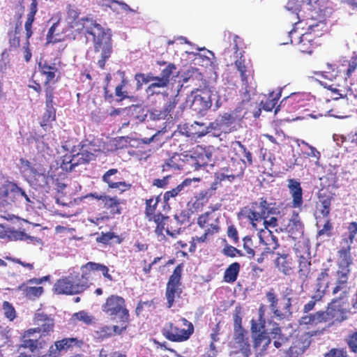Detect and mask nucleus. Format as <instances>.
Returning <instances> with one entry per match:
<instances>
[{"mask_svg":"<svg viewBox=\"0 0 357 357\" xmlns=\"http://www.w3.org/2000/svg\"><path fill=\"white\" fill-rule=\"evenodd\" d=\"M82 31L85 35L92 36L94 51L100 54V58L97 61L98 67L103 70L106 62L111 57L113 52L112 34L90 17H82L80 20Z\"/></svg>","mask_w":357,"mask_h":357,"instance_id":"nucleus-1","label":"nucleus"},{"mask_svg":"<svg viewBox=\"0 0 357 357\" xmlns=\"http://www.w3.org/2000/svg\"><path fill=\"white\" fill-rule=\"evenodd\" d=\"M302 22L299 20L294 23V27L289 31L290 42L296 45L301 52L310 54L319 45L317 39L321 35L325 24L322 22L315 24L306 22L307 29L306 31L302 32L300 31L303 29V27H300Z\"/></svg>","mask_w":357,"mask_h":357,"instance_id":"nucleus-2","label":"nucleus"},{"mask_svg":"<svg viewBox=\"0 0 357 357\" xmlns=\"http://www.w3.org/2000/svg\"><path fill=\"white\" fill-rule=\"evenodd\" d=\"M351 271L346 270H337L333 278L326 279L321 290L325 294L328 291L334 296V299L348 301L350 294L355 288V284L350 280Z\"/></svg>","mask_w":357,"mask_h":357,"instance_id":"nucleus-3","label":"nucleus"},{"mask_svg":"<svg viewBox=\"0 0 357 357\" xmlns=\"http://www.w3.org/2000/svg\"><path fill=\"white\" fill-rule=\"evenodd\" d=\"M102 311L111 319H119L120 326H114L115 333L121 334L124 331L129 321V311L126 308L125 299L118 295L107 297L101 306Z\"/></svg>","mask_w":357,"mask_h":357,"instance_id":"nucleus-4","label":"nucleus"},{"mask_svg":"<svg viewBox=\"0 0 357 357\" xmlns=\"http://www.w3.org/2000/svg\"><path fill=\"white\" fill-rule=\"evenodd\" d=\"M218 208V206L211 207V211H206L197 218V224L199 228L204 230L201 236H196L198 243H206L220 231V217L218 213L215 212Z\"/></svg>","mask_w":357,"mask_h":357,"instance_id":"nucleus-5","label":"nucleus"},{"mask_svg":"<svg viewBox=\"0 0 357 357\" xmlns=\"http://www.w3.org/2000/svg\"><path fill=\"white\" fill-rule=\"evenodd\" d=\"M271 204L268 203L266 197H261L258 201L251 202L247 207L241 209L240 215L245 217L255 228L257 227V222H261L263 219L275 213V209L270 206Z\"/></svg>","mask_w":357,"mask_h":357,"instance_id":"nucleus-6","label":"nucleus"},{"mask_svg":"<svg viewBox=\"0 0 357 357\" xmlns=\"http://www.w3.org/2000/svg\"><path fill=\"white\" fill-rule=\"evenodd\" d=\"M22 199L27 205L32 203L26 192L16 183L7 180L0 185V208L10 206Z\"/></svg>","mask_w":357,"mask_h":357,"instance_id":"nucleus-7","label":"nucleus"},{"mask_svg":"<svg viewBox=\"0 0 357 357\" xmlns=\"http://www.w3.org/2000/svg\"><path fill=\"white\" fill-rule=\"evenodd\" d=\"M246 169V163L244 159L231 158L226 166L221 167L215 173L216 182L227 181L232 183L236 180H241Z\"/></svg>","mask_w":357,"mask_h":357,"instance_id":"nucleus-8","label":"nucleus"},{"mask_svg":"<svg viewBox=\"0 0 357 357\" xmlns=\"http://www.w3.org/2000/svg\"><path fill=\"white\" fill-rule=\"evenodd\" d=\"M266 297L269 303V307L273 315L279 319H284L291 316L292 298L288 294H284L279 299L271 289L266 293Z\"/></svg>","mask_w":357,"mask_h":357,"instance_id":"nucleus-9","label":"nucleus"},{"mask_svg":"<svg viewBox=\"0 0 357 357\" xmlns=\"http://www.w3.org/2000/svg\"><path fill=\"white\" fill-rule=\"evenodd\" d=\"M183 266L178 264L169 276L166 285L165 297L167 299V307L171 308L176 301L181 297L183 292L181 276Z\"/></svg>","mask_w":357,"mask_h":357,"instance_id":"nucleus-10","label":"nucleus"},{"mask_svg":"<svg viewBox=\"0 0 357 357\" xmlns=\"http://www.w3.org/2000/svg\"><path fill=\"white\" fill-rule=\"evenodd\" d=\"M183 324L187 327L180 328L172 322H167L162 329V335L168 340L174 342H181L188 340L194 333L193 324L185 318H181Z\"/></svg>","mask_w":357,"mask_h":357,"instance_id":"nucleus-11","label":"nucleus"},{"mask_svg":"<svg viewBox=\"0 0 357 357\" xmlns=\"http://www.w3.org/2000/svg\"><path fill=\"white\" fill-rule=\"evenodd\" d=\"M80 270L82 271V275L77 282L79 286H82V291L89 287V280L92 278V272L100 271L102 273L104 278L109 281L112 282L114 280L113 277L109 273V268L102 264L89 261L82 265Z\"/></svg>","mask_w":357,"mask_h":357,"instance_id":"nucleus-12","label":"nucleus"},{"mask_svg":"<svg viewBox=\"0 0 357 357\" xmlns=\"http://www.w3.org/2000/svg\"><path fill=\"white\" fill-rule=\"evenodd\" d=\"M33 324L36 326L34 328H30L25 331L24 337H29L31 335L38 333H40V338L50 336L54 329V319L43 312H36L33 317Z\"/></svg>","mask_w":357,"mask_h":357,"instance_id":"nucleus-13","label":"nucleus"},{"mask_svg":"<svg viewBox=\"0 0 357 357\" xmlns=\"http://www.w3.org/2000/svg\"><path fill=\"white\" fill-rule=\"evenodd\" d=\"M178 102V98L177 96H171L164 104L162 109L154 108L149 111L150 119L154 121L165 119L167 120L178 119L180 114L178 112L174 114V110Z\"/></svg>","mask_w":357,"mask_h":357,"instance_id":"nucleus-14","label":"nucleus"},{"mask_svg":"<svg viewBox=\"0 0 357 357\" xmlns=\"http://www.w3.org/2000/svg\"><path fill=\"white\" fill-rule=\"evenodd\" d=\"M329 268H324L321 270L316 279V291L312 296L311 300L303 306V311L307 313L314 308L316 303L321 301L325 296V290H321L324 282L330 276Z\"/></svg>","mask_w":357,"mask_h":357,"instance_id":"nucleus-15","label":"nucleus"},{"mask_svg":"<svg viewBox=\"0 0 357 357\" xmlns=\"http://www.w3.org/2000/svg\"><path fill=\"white\" fill-rule=\"evenodd\" d=\"M199 92V93L191 95L192 99L189 98V101L191 102L190 108L196 115L204 116L211 108L212 101L208 92L202 91Z\"/></svg>","mask_w":357,"mask_h":357,"instance_id":"nucleus-16","label":"nucleus"},{"mask_svg":"<svg viewBox=\"0 0 357 357\" xmlns=\"http://www.w3.org/2000/svg\"><path fill=\"white\" fill-rule=\"evenodd\" d=\"M212 162V153L211 151L201 146H197L188 160L189 165L195 171L206 167Z\"/></svg>","mask_w":357,"mask_h":357,"instance_id":"nucleus-17","label":"nucleus"},{"mask_svg":"<svg viewBox=\"0 0 357 357\" xmlns=\"http://www.w3.org/2000/svg\"><path fill=\"white\" fill-rule=\"evenodd\" d=\"M119 171L117 169H110L107 170L102 176V181L107 184L108 188L115 189L120 194L130 190L132 185L118 178L116 174Z\"/></svg>","mask_w":357,"mask_h":357,"instance_id":"nucleus-18","label":"nucleus"},{"mask_svg":"<svg viewBox=\"0 0 357 357\" xmlns=\"http://www.w3.org/2000/svg\"><path fill=\"white\" fill-rule=\"evenodd\" d=\"M39 70L43 76L45 77L44 82V92L46 94V91L49 89L51 91V93H54L55 88L51 84V82L54 83L56 82L55 77L57 73H59L58 68L55 63H50L45 61L44 62H40L38 63Z\"/></svg>","mask_w":357,"mask_h":357,"instance_id":"nucleus-19","label":"nucleus"},{"mask_svg":"<svg viewBox=\"0 0 357 357\" xmlns=\"http://www.w3.org/2000/svg\"><path fill=\"white\" fill-rule=\"evenodd\" d=\"M335 193L329 191L328 188H321L318 194V203L317 209L324 218H328L331 213L332 201L334 200Z\"/></svg>","mask_w":357,"mask_h":357,"instance_id":"nucleus-20","label":"nucleus"},{"mask_svg":"<svg viewBox=\"0 0 357 357\" xmlns=\"http://www.w3.org/2000/svg\"><path fill=\"white\" fill-rule=\"evenodd\" d=\"M81 287L77 282H73L66 277L56 280L54 289L57 294L72 295L83 292Z\"/></svg>","mask_w":357,"mask_h":357,"instance_id":"nucleus-21","label":"nucleus"},{"mask_svg":"<svg viewBox=\"0 0 357 357\" xmlns=\"http://www.w3.org/2000/svg\"><path fill=\"white\" fill-rule=\"evenodd\" d=\"M232 347L240 351L244 357L251 356V347L247 331L234 332Z\"/></svg>","mask_w":357,"mask_h":357,"instance_id":"nucleus-22","label":"nucleus"},{"mask_svg":"<svg viewBox=\"0 0 357 357\" xmlns=\"http://www.w3.org/2000/svg\"><path fill=\"white\" fill-rule=\"evenodd\" d=\"M45 96V111L43 114L40 125L45 128L47 126H51L52 123L56 121V109L54 107V93H51L49 89L46 91Z\"/></svg>","mask_w":357,"mask_h":357,"instance_id":"nucleus-23","label":"nucleus"},{"mask_svg":"<svg viewBox=\"0 0 357 357\" xmlns=\"http://www.w3.org/2000/svg\"><path fill=\"white\" fill-rule=\"evenodd\" d=\"M83 344V341L77 337L63 338L54 342V347L51 346L50 351L54 354V357H59L61 351H66L73 347L80 348Z\"/></svg>","mask_w":357,"mask_h":357,"instance_id":"nucleus-24","label":"nucleus"},{"mask_svg":"<svg viewBox=\"0 0 357 357\" xmlns=\"http://www.w3.org/2000/svg\"><path fill=\"white\" fill-rule=\"evenodd\" d=\"M252 347L258 355L264 356L271 343V338L266 331L252 334Z\"/></svg>","mask_w":357,"mask_h":357,"instance_id":"nucleus-25","label":"nucleus"},{"mask_svg":"<svg viewBox=\"0 0 357 357\" xmlns=\"http://www.w3.org/2000/svg\"><path fill=\"white\" fill-rule=\"evenodd\" d=\"M274 263L278 270L285 275H289L293 272L294 261L289 253L278 252Z\"/></svg>","mask_w":357,"mask_h":357,"instance_id":"nucleus-26","label":"nucleus"},{"mask_svg":"<svg viewBox=\"0 0 357 357\" xmlns=\"http://www.w3.org/2000/svg\"><path fill=\"white\" fill-rule=\"evenodd\" d=\"M288 188L292 197L291 207L301 208L303 204V189L301 183L296 179L291 178L288 181Z\"/></svg>","mask_w":357,"mask_h":357,"instance_id":"nucleus-27","label":"nucleus"},{"mask_svg":"<svg viewBox=\"0 0 357 357\" xmlns=\"http://www.w3.org/2000/svg\"><path fill=\"white\" fill-rule=\"evenodd\" d=\"M287 229L293 238L297 239L303 236L304 233V224L301 221L298 213H293L287 225Z\"/></svg>","mask_w":357,"mask_h":357,"instance_id":"nucleus-28","label":"nucleus"},{"mask_svg":"<svg viewBox=\"0 0 357 357\" xmlns=\"http://www.w3.org/2000/svg\"><path fill=\"white\" fill-rule=\"evenodd\" d=\"M351 245L345 244V246L342 247L338 251H337V257H338V261H337V266L338 269L337 270H346L348 269L351 271L350 266L353 263L351 255Z\"/></svg>","mask_w":357,"mask_h":357,"instance_id":"nucleus-29","label":"nucleus"},{"mask_svg":"<svg viewBox=\"0 0 357 357\" xmlns=\"http://www.w3.org/2000/svg\"><path fill=\"white\" fill-rule=\"evenodd\" d=\"M311 266V257L303 255L299 257L298 274L303 283L307 282L312 278Z\"/></svg>","mask_w":357,"mask_h":357,"instance_id":"nucleus-30","label":"nucleus"},{"mask_svg":"<svg viewBox=\"0 0 357 357\" xmlns=\"http://www.w3.org/2000/svg\"><path fill=\"white\" fill-rule=\"evenodd\" d=\"M305 95L300 93H293L290 96L284 98L280 102V105L275 108V113L279 110V107L290 105L294 109H298L303 107Z\"/></svg>","mask_w":357,"mask_h":357,"instance_id":"nucleus-31","label":"nucleus"},{"mask_svg":"<svg viewBox=\"0 0 357 357\" xmlns=\"http://www.w3.org/2000/svg\"><path fill=\"white\" fill-rule=\"evenodd\" d=\"M100 199L103 208L108 211L111 215H115L121 214V202L117 197H111L107 195V196H104Z\"/></svg>","mask_w":357,"mask_h":357,"instance_id":"nucleus-32","label":"nucleus"},{"mask_svg":"<svg viewBox=\"0 0 357 357\" xmlns=\"http://www.w3.org/2000/svg\"><path fill=\"white\" fill-rule=\"evenodd\" d=\"M70 153L76 156L77 159L74 164H86L92 160L94 158V155L86 149H84V146L80 144H78L77 146H74Z\"/></svg>","mask_w":357,"mask_h":357,"instance_id":"nucleus-33","label":"nucleus"},{"mask_svg":"<svg viewBox=\"0 0 357 357\" xmlns=\"http://www.w3.org/2000/svg\"><path fill=\"white\" fill-rule=\"evenodd\" d=\"M21 18V15L19 16V19ZM20 27L21 22L20 20L15 24V29L8 32V50L10 52L17 50L20 47Z\"/></svg>","mask_w":357,"mask_h":357,"instance_id":"nucleus-34","label":"nucleus"},{"mask_svg":"<svg viewBox=\"0 0 357 357\" xmlns=\"http://www.w3.org/2000/svg\"><path fill=\"white\" fill-rule=\"evenodd\" d=\"M244 52H240L236 56L238 59L235 61L234 64L238 71L240 73L241 80L242 83H247L248 77L252 75V70L249 69L245 64V58L243 56Z\"/></svg>","mask_w":357,"mask_h":357,"instance_id":"nucleus-35","label":"nucleus"},{"mask_svg":"<svg viewBox=\"0 0 357 357\" xmlns=\"http://www.w3.org/2000/svg\"><path fill=\"white\" fill-rule=\"evenodd\" d=\"M160 201V197H152L145 201L144 215L148 220L158 214H162L161 211L158 210V204Z\"/></svg>","mask_w":357,"mask_h":357,"instance_id":"nucleus-36","label":"nucleus"},{"mask_svg":"<svg viewBox=\"0 0 357 357\" xmlns=\"http://www.w3.org/2000/svg\"><path fill=\"white\" fill-rule=\"evenodd\" d=\"M61 19L53 22L46 35L47 43H55L62 40L63 30L60 27Z\"/></svg>","mask_w":357,"mask_h":357,"instance_id":"nucleus-37","label":"nucleus"},{"mask_svg":"<svg viewBox=\"0 0 357 357\" xmlns=\"http://www.w3.org/2000/svg\"><path fill=\"white\" fill-rule=\"evenodd\" d=\"M169 218L164 214H158L155 217L148 220L149 222H153L155 224V233L158 236L165 238L164 231Z\"/></svg>","mask_w":357,"mask_h":357,"instance_id":"nucleus-38","label":"nucleus"},{"mask_svg":"<svg viewBox=\"0 0 357 357\" xmlns=\"http://www.w3.org/2000/svg\"><path fill=\"white\" fill-rule=\"evenodd\" d=\"M241 266L238 262L231 264L225 270L223 280L227 283H234L239 274Z\"/></svg>","mask_w":357,"mask_h":357,"instance_id":"nucleus-39","label":"nucleus"},{"mask_svg":"<svg viewBox=\"0 0 357 357\" xmlns=\"http://www.w3.org/2000/svg\"><path fill=\"white\" fill-rule=\"evenodd\" d=\"M8 237L13 241H30L31 242H37V243H41V240L40 238H38L34 236H31L26 234L23 231H18V230H10L9 231Z\"/></svg>","mask_w":357,"mask_h":357,"instance_id":"nucleus-40","label":"nucleus"},{"mask_svg":"<svg viewBox=\"0 0 357 357\" xmlns=\"http://www.w3.org/2000/svg\"><path fill=\"white\" fill-rule=\"evenodd\" d=\"M19 289L23 291L26 297L29 299H35L36 298H38L43 294L44 291L43 287H27L25 286L24 284L20 286Z\"/></svg>","mask_w":357,"mask_h":357,"instance_id":"nucleus-41","label":"nucleus"},{"mask_svg":"<svg viewBox=\"0 0 357 357\" xmlns=\"http://www.w3.org/2000/svg\"><path fill=\"white\" fill-rule=\"evenodd\" d=\"M93 320L94 317L84 310H81L74 313L71 317V321H73L74 323L81 321L88 326L93 324Z\"/></svg>","mask_w":357,"mask_h":357,"instance_id":"nucleus-42","label":"nucleus"},{"mask_svg":"<svg viewBox=\"0 0 357 357\" xmlns=\"http://www.w3.org/2000/svg\"><path fill=\"white\" fill-rule=\"evenodd\" d=\"M303 324L317 325L318 324L324 323L322 310H319L313 314L303 316L301 318Z\"/></svg>","mask_w":357,"mask_h":357,"instance_id":"nucleus-43","label":"nucleus"},{"mask_svg":"<svg viewBox=\"0 0 357 357\" xmlns=\"http://www.w3.org/2000/svg\"><path fill=\"white\" fill-rule=\"evenodd\" d=\"M168 86L169 85L163 82L160 78H155V81L147 86L146 92L150 96L155 94L158 95L160 93L159 89L167 88Z\"/></svg>","mask_w":357,"mask_h":357,"instance_id":"nucleus-44","label":"nucleus"},{"mask_svg":"<svg viewBox=\"0 0 357 357\" xmlns=\"http://www.w3.org/2000/svg\"><path fill=\"white\" fill-rule=\"evenodd\" d=\"M317 222H316V227L319 229L317 231V236H331L332 235V231L333 229V225L331 223V221L330 219H327L323 225V227L321 228L319 225V220H318V218H316Z\"/></svg>","mask_w":357,"mask_h":357,"instance_id":"nucleus-45","label":"nucleus"},{"mask_svg":"<svg viewBox=\"0 0 357 357\" xmlns=\"http://www.w3.org/2000/svg\"><path fill=\"white\" fill-rule=\"evenodd\" d=\"M235 145L237 146L234 148L235 150L239 153L243 155V157L246 159L244 160V162L246 163V167L248 166H252L253 164L252 155L251 152L247 149V148L241 144V142H236Z\"/></svg>","mask_w":357,"mask_h":357,"instance_id":"nucleus-46","label":"nucleus"},{"mask_svg":"<svg viewBox=\"0 0 357 357\" xmlns=\"http://www.w3.org/2000/svg\"><path fill=\"white\" fill-rule=\"evenodd\" d=\"M348 236L342 241L344 244L352 245L357 234V222H349L347 226Z\"/></svg>","mask_w":357,"mask_h":357,"instance_id":"nucleus-47","label":"nucleus"},{"mask_svg":"<svg viewBox=\"0 0 357 357\" xmlns=\"http://www.w3.org/2000/svg\"><path fill=\"white\" fill-rule=\"evenodd\" d=\"M128 84V81L126 79H123L121 83L117 85L115 88V96H116L117 102H121L125 99L130 98L128 92L125 90V87Z\"/></svg>","mask_w":357,"mask_h":357,"instance_id":"nucleus-48","label":"nucleus"},{"mask_svg":"<svg viewBox=\"0 0 357 357\" xmlns=\"http://www.w3.org/2000/svg\"><path fill=\"white\" fill-rule=\"evenodd\" d=\"M278 96V94L274 95L273 93H270L264 102L261 101V105L262 109L267 112H271L278 104L279 100Z\"/></svg>","mask_w":357,"mask_h":357,"instance_id":"nucleus-49","label":"nucleus"},{"mask_svg":"<svg viewBox=\"0 0 357 357\" xmlns=\"http://www.w3.org/2000/svg\"><path fill=\"white\" fill-rule=\"evenodd\" d=\"M42 338L37 340L26 339L23 341L22 347L26 349H29L31 351L33 352L38 348H42L45 344V342L41 340Z\"/></svg>","mask_w":357,"mask_h":357,"instance_id":"nucleus-50","label":"nucleus"},{"mask_svg":"<svg viewBox=\"0 0 357 357\" xmlns=\"http://www.w3.org/2000/svg\"><path fill=\"white\" fill-rule=\"evenodd\" d=\"M176 70V66L174 63H169L161 72L160 78L167 84H169L173 73Z\"/></svg>","mask_w":357,"mask_h":357,"instance_id":"nucleus-51","label":"nucleus"},{"mask_svg":"<svg viewBox=\"0 0 357 357\" xmlns=\"http://www.w3.org/2000/svg\"><path fill=\"white\" fill-rule=\"evenodd\" d=\"M233 320H234V332H240L246 331L242 326V316H241V307H236L234 314H233Z\"/></svg>","mask_w":357,"mask_h":357,"instance_id":"nucleus-52","label":"nucleus"},{"mask_svg":"<svg viewBox=\"0 0 357 357\" xmlns=\"http://www.w3.org/2000/svg\"><path fill=\"white\" fill-rule=\"evenodd\" d=\"M345 342L351 352L357 353V328L347 335Z\"/></svg>","mask_w":357,"mask_h":357,"instance_id":"nucleus-53","label":"nucleus"},{"mask_svg":"<svg viewBox=\"0 0 357 357\" xmlns=\"http://www.w3.org/2000/svg\"><path fill=\"white\" fill-rule=\"evenodd\" d=\"M189 182L187 180L183 181L181 184L178 185L176 188H172L171 190L165 192L163 196V199L165 202H168L170 198L176 197L179 192L183 189L184 186L188 185Z\"/></svg>","mask_w":357,"mask_h":357,"instance_id":"nucleus-54","label":"nucleus"},{"mask_svg":"<svg viewBox=\"0 0 357 357\" xmlns=\"http://www.w3.org/2000/svg\"><path fill=\"white\" fill-rule=\"evenodd\" d=\"M251 326L250 330L252 334L257 333L260 331H266V319L264 317H258V320L255 321V319H252L250 321Z\"/></svg>","mask_w":357,"mask_h":357,"instance_id":"nucleus-55","label":"nucleus"},{"mask_svg":"<svg viewBox=\"0 0 357 357\" xmlns=\"http://www.w3.org/2000/svg\"><path fill=\"white\" fill-rule=\"evenodd\" d=\"M144 108L140 105H132L131 107V116L133 119L142 122L146 116Z\"/></svg>","mask_w":357,"mask_h":357,"instance_id":"nucleus-56","label":"nucleus"},{"mask_svg":"<svg viewBox=\"0 0 357 357\" xmlns=\"http://www.w3.org/2000/svg\"><path fill=\"white\" fill-rule=\"evenodd\" d=\"M77 158L74 156L73 154H71L70 156L65 155L61 165L63 169L66 171L71 172L73 169L77 166L79 164H74L76 162Z\"/></svg>","mask_w":357,"mask_h":357,"instance_id":"nucleus-57","label":"nucleus"},{"mask_svg":"<svg viewBox=\"0 0 357 357\" xmlns=\"http://www.w3.org/2000/svg\"><path fill=\"white\" fill-rule=\"evenodd\" d=\"M5 317L10 321H13L16 317L15 307L8 301H3L2 305Z\"/></svg>","mask_w":357,"mask_h":357,"instance_id":"nucleus-58","label":"nucleus"},{"mask_svg":"<svg viewBox=\"0 0 357 357\" xmlns=\"http://www.w3.org/2000/svg\"><path fill=\"white\" fill-rule=\"evenodd\" d=\"M164 133H165V131L163 130H158L157 132H155L154 135H153L151 137L142 139V142L146 144H149L151 142H158V145L160 146H161L165 143V141L162 138Z\"/></svg>","mask_w":357,"mask_h":357,"instance_id":"nucleus-59","label":"nucleus"},{"mask_svg":"<svg viewBox=\"0 0 357 357\" xmlns=\"http://www.w3.org/2000/svg\"><path fill=\"white\" fill-rule=\"evenodd\" d=\"M114 238H116V241L119 243L121 242V239H120L119 236L115 235L114 233L110 231L102 233L100 236L97 237L96 241L103 244H108L109 241Z\"/></svg>","mask_w":357,"mask_h":357,"instance_id":"nucleus-60","label":"nucleus"},{"mask_svg":"<svg viewBox=\"0 0 357 357\" xmlns=\"http://www.w3.org/2000/svg\"><path fill=\"white\" fill-rule=\"evenodd\" d=\"M301 144L305 146L310 149V152H305L304 154L307 155V157H311L316 160L317 162H318L321 158V153L317 149L309 144L307 142H305L304 140L301 141Z\"/></svg>","mask_w":357,"mask_h":357,"instance_id":"nucleus-61","label":"nucleus"},{"mask_svg":"<svg viewBox=\"0 0 357 357\" xmlns=\"http://www.w3.org/2000/svg\"><path fill=\"white\" fill-rule=\"evenodd\" d=\"M243 249L245 250L247 255L249 257H253L255 256V250L252 249V240L247 236L243 238Z\"/></svg>","mask_w":357,"mask_h":357,"instance_id":"nucleus-62","label":"nucleus"},{"mask_svg":"<svg viewBox=\"0 0 357 357\" xmlns=\"http://www.w3.org/2000/svg\"><path fill=\"white\" fill-rule=\"evenodd\" d=\"M66 13L68 18L71 19L73 21L75 20L78 18L79 13L78 12V9L75 5L68 4L66 6Z\"/></svg>","mask_w":357,"mask_h":357,"instance_id":"nucleus-63","label":"nucleus"},{"mask_svg":"<svg viewBox=\"0 0 357 357\" xmlns=\"http://www.w3.org/2000/svg\"><path fill=\"white\" fill-rule=\"evenodd\" d=\"M348 68L346 70L345 75L346 78H349L351 76L352 73L357 68V56H353L348 61Z\"/></svg>","mask_w":357,"mask_h":357,"instance_id":"nucleus-64","label":"nucleus"}]
</instances>
